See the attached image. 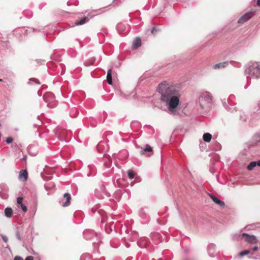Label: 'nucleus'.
<instances>
[{
  "mask_svg": "<svg viewBox=\"0 0 260 260\" xmlns=\"http://www.w3.org/2000/svg\"><path fill=\"white\" fill-rule=\"evenodd\" d=\"M234 96L233 95H231L228 100V103L230 104V102H232V98H234Z\"/></svg>",
  "mask_w": 260,
  "mask_h": 260,
  "instance_id": "f704fd0d",
  "label": "nucleus"
},
{
  "mask_svg": "<svg viewBox=\"0 0 260 260\" xmlns=\"http://www.w3.org/2000/svg\"><path fill=\"white\" fill-rule=\"evenodd\" d=\"M127 175H128V178L130 179H132L134 178V177L136 175V173L134 171L129 170L127 171Z\"/></svg>",
  "mask_w": 260,
  "mask_h": 260,
  "instance_id": "4be33fe9",
  "label": "nucleus"
},
{
  "mask_svg": "<svg viewBox=\"0 0 260 260\" xmlns=\"http://www.w3.org/2000/svg\"><path fill=\"white\" fill-rule=\"evenodd\" d=\"M141 45V40L140 38H136L133 43V47L134 48H138Z\"/></svg>",
  "mask_w": 260,
  "mask_h": 260,
  "instance_id": "4468645a",
  "label": "nucleus"
},
{
  "mask_svg": "<svg viewBox=\"0 0 260 260\" xmlns=\"http://www.w3.org/2000/svg\"><path fill=\"white\" fill-rule=\"evenodd\" d=\"M129 26L126 27L122 23H119L117 25V30L119 34H126L129 31Z\"/></svg>",
  "mask_w": 260,
  "mask_h": 260,
  "instance_id": "0eeeda50",
  "label": "nucleus"
},
{
  "mask_svg": "<svg viewBox=\"0 0 260 260\" xmlns=\"http://www.w3.org/2000/svg\"><path fill=\"white\" fill-rule=\"evenodd\" d=\"M233 238H234V239H237V238H237V235H234V237H233Z\"/></svg>",
  "mask_w": 260,
  "mask_h": 260,
  "instance_id": "37998d69",
  "label": "nucleus"
},
{
  "mask_svg": "<svg viewBox=\"0 0 260 260\" xmlns=\"http://www.w3.org/2000/svg\"><path fill=\"white\" fill-rule=\"evenodd\" d=\"M203 139L204 141L209 142L212 139V135L209 133H205L203 135Z\"/></svg>",
  "mask_w": 260,
  "mask_h": 260,
  "instance_id": "a211bd4d",
  "label": "nucleus"
},
{
  "mask_svg": "<svg viewBox=\"0 0 260 260\" xmlns=\"http://www.w3.org/2000/svg\"><path fill=\"white\" fill-rule=\"evenodd\" d=\"M258 142H260V139L257 140Z\"/></svg>",
  "mask_w": 260,
  "mask_h": 260,
  "instance_id": "09e8293b",
  "label": "nucleus"
},
{
  "mask_svg": "<svg viewBox=\"0 0 260 260\" xmlns=\"http://www.w3.org/2000/svg\"><path fill=\"white\" fill-rule=\"evenodd\" d=\"M107 82L109 85L112 84V70L111 69H109L107 72Z\"/></svg>",
  "mask_w": 260,
  "mask_h": 260,
  "instance_id": "dca6fc26",
  "label": "nucleus"
},
{
  "mask_svg": "<svg viewBox=\"0 0 260 260\" xmlns=\"http://www.w3.org/2000/svg\"><path fill=\"white\" fill-rule=\"evenodd\" d=\"M250 252V251L249 250H244V251H241V252H240L239 255L241 256H244L245 255L249 254Z\"/></svg>",
  "mask_w": 260,
  "mask_h": 260,
  "instance_id": "bb28decb",
  "label": "nucleus"
},
{
  "mask_svg": "<svg viewBox=\"0 0 260 260\" xmlns=\"http://www.w3.org/2000/svg\"><path fill=\"white\" fill-rule=\"evenodd\" d=\"M78 114V110L76 108H73L72 109L71 113H70V116L71 117L74 118L77 116V115Z\"/></svg>",
  "mask_w": 260,
  "mask_h": 260,
  "instance_id": "aec40b11",
  "label": "nucleus"
},
{
  "mask_svg": "<svg viewBox=\"0 0 260 260\" xmlns=\"http://www.w3.org/2000/svg\"><path fill=\"white\" fill-rule=\"evenodd\" d=\"M71 199V195L69 193H66L63 195V198L62 200L61 205L63 207H67L70 204Z\"/></svg>",
  "mask_w": 260,
  "mask_h": 260,
  "instance_id": "6e6552de",
  "label": "nucleus"
},
{
  "mask_svg": "<svg viewBox=\"0 0 260 260\" xmlns=\"http://www.w3.org/2000/svg\"><path fill=\"white\" fill-rule=\"evenodd\" d=\"M28 84H31V85H33V84H39L40 82H39V80L37 79L34 78V79H29L28 82Z\"/></svg>",
  "mask_w": 260,
  "mask_h": 260,
  "instance_id": "5701e85b",
  "label": "nucleus"
},
{
  "mask_svg": "<svg viewBox=\"0 0 260 260\" xmlns=\"http://www.w3.org/2000/svg\"><path fill=\"white\" fill-rule=\"evenodd\" d=\"M256 4L257 6H260V0H257Z\"/></svg>",
  "mask_w": 260,
  "mask_h": 260,
  "instance_id": "a19ab883",
  "label": "nucleus"
},
{
  "mask_svg": "<svg viewBox=\"0 0 260 260\" xmlns=\"http://www.w3.org/2000/svg\"><path fill=\"white\" fill-rule=\"evenodd\" d=\"M249 258H254L255 259H259L260 258V256L259 255H257L256 257H252L251 256H249Z\"/></svg>",
  "mask_w": 260,
  "mask_h": 260,
  "instance_id": "58836bf2",
  "label": "nucleus"
},
{
  "mask_svg": "<svg viewBox=\"0 0 260 260\" xmlns=\"http://www.w3.org/2000/svg\"><path fill=\"white\" fill-rule=\"evenodd\" d=\"M260 166V160H258L257 161H256V166Z\"/></svg>",
  "mask_w": 260,
  "mask_h": 260,
  "instance_id": "ea45409f",
  "label": "nucleus"
},
{
  "mask_svg": "<svg viewBox=\"0 0 260 260\" xmlns=\"http://www.w3.org/2000/svg\"><path fill=\"white\" fill-rule=\"evenodd\" d=\"M89 20V19L86 17H84L82 18L80 20H77L76 21L75 24L76 25H82L86 22H88Z\"/></svg>",
  "mask_w": 260,
  "mask_h": 260,
  "instance_id": "f3484780",
  "label": "nucleus"
},
{
  "mask_svg": "<svg viewBox=\"0 0 260 260\" xmlns=\"http://www.w3.org/2000/svg\"><path fill=\"white\" fill-rule=\"evenodd\" d=\"M43 99L49 108H54L57 105V102L55 100L54 95L52 93H46L43 95Z\"/></svg>",
  "mask_w": 260,
  "mask_h": 260,
  "instance_id": "20e7f679",
  "label": "nucleus"
},
{
  "mask_svg": "<svg viewBox=\"0 0 260 260\" xmlns=\"http://www.w3.org/2000/svg\"><path fill=\"white\" fill-rule=\"evenodd\" d=\"M126 246H127V247H129V245H128V244H127Z\"/></svg>",
  "mask_w": 260,
  "mask_h": 260,
  "instance_id": "de8ad7c7",
  "label": "nucleus"
},
{
  "mask_svg": "<svg viewBox=\"0 0 260 260\" xmlns=\"http://www.w3.org/2000/svg\"><path fill=\"white\" fill-rule=\"evenodd\" d=\"M210 172H212V173H214L213 170H210Z\"/></svg>",
  "mask_w": 260,
  "mask_h": 260,
  "instance_id": "c03bdc74",
  "label": "nucleus"
},
{
  "mask_svg": "<svg viewBox=\"0 0 260 260\" xmlns=\"http://www.w3.org/2000/svg\"><path fill=\"white\" fill-rule=\"evenodd\" d=\"M27 177V172L25 170H21L19 172V178L20 179L25 180Z\"/></svg>",
  "mask_w": 260,
  "mask_h": 260,
  "instance_id": "2eb2a0df",
  "label": "nucleus"
},
{
  "mask_svg": "<svg viewBox=\"0 0 260 260\" xmlns=\"http://www.w3.org/2000/svg\"><path fill=\"white\" fill-rule=\"evenodd\" d=\"M229 63L232 64L234 67L236 68H240L241 67V64L239 62L232 60L230 61Z\"/></svg>",
  "mask_w": 260,
  "mask_h": 260,
  "instance_id": "393cba45",
  "label": "nucleus"
},
{
  "mask_svg": "<svg viewBox=\"0 0 260 260\" xmlns=\"http://www.w3.org/2000/svg\"><path fill=\"white\" fill-rule=\"evenodd\" d=\"M152 148L150 147V146L149 145H146L145 148H141L140 154L141 155H144L146 152H152Z\"/></svg>",
  "mask_w": 260,
  "mask_h": 260,
  "instance_id": "ddd939ff",
  "label": "nucleus"
},
{
  "mask_svg": "<svg viewBox=\"0 0 260 260\" xmlns=\"http://www.w3.org/2000/svg\"><path fill=\"white\" fill-rule=\"evenodd\" d=\"M209 195H210V197L211 198V199L213 200V201L216 204H217V205H218L219 206H220L221 207L224 206V203L223 201H222L220 200H219V199L217 198L215 196H214L212 194H209Z\"/></svg>",
  "mask_w": 260,
  "mask_h": 260,
  "instance_id": "f8f14e48",
  "label": "nucleus"
},
{
  "mask_svg": "<svg viewBox=\"0 0 260 260\" xmlns=\"http://www.w3.org/2000/svg\"><path fill=\"white\" fill-rule=\"evenodd\" d=\"M94 61H95V59L93 58H92L90 59L89 61H85L84 62V64L85 66L88 67V66H89L92 64L93 63V62H94Z\"/></svg>",
  "mask_w": 260,
  "mask_h": 260,
  "instance_id": "b1692460",
  "label": "nucleus"
},
{
  "mask_svg": "<svg viewBox=\"0 0 260 260\" xmlns=\"http://www.w3.org/2000/svg\"><path fill=\"white\" fill-rule=\"evenodd\" d=\"M1 237H2V239H3V240L5 242L7 243L8 242V238H7V237L6 236L4 235H1Z\"/></svg>",
  "mask_w": 260,
  "mask_h": 260,
  "instance_id": "2f4dec72",
  "label": "nucleus"
},
{
  "mask_svg": "<svg viewBox=\"0 0 260 260\" xmlns=\"http://www.w3.org/2000/svg\"><path fill=\"white\" fill-rule=\"evenodd\" d=\"M210 172H212V173H214L213 170H210Z\"/></svg>",
  "mask_w": 260,
  "mask_h": 260,
  "instance_id": "a18cd8bd",
  "label": "nucleus"
},
{
  "mask_svg": "<svg viewBox=\"0 0 260 260\" xmlns=\"http://www.w3.org/2000/svg\"><path fill=\"white\" fill-rule=\"evenodd\" d=\"M83 236L87 240H90L96 236V234L92 231L86 230L83 232Z\"/></svg>",
  "mask_w": 260,
  "mask_h": 260,
  "instance_id": "1a4fd4ad",
  "label": "nucleus"
},
{
  "mask_svg": "<svg viewBox=\"0 0 260 260\" xmlns=\"http://www.w3.org/2000/svg\"><path fill=\"white\" fill-rule=\"evenodd\" d=\"M245 74L247 77L260 78V62H250L246 66Z\"/></svg>",
  "mask_w": 260,
  "mask_h": 260,
  "instance_id": "f03ea898",
  "label": "nucleus"
},
{
  "mask_svg": "<svg viewBox=\"0 0 260 260\" xmlns=\"http://www.w3.org/2000/svg\"><path fill=\"white\" fill-rule=\"evenodd\" d=\"M14 260H23V258L20 256H17L14 258Z\"/></svg>",
  "mask_w": 260,
  "mask_h": 260,
  "instance_id": "e433bc0d",
  "label": "nucleus"
},
{
  "mask_svg": "<svg viewBox=\"0 0 260 260\" xmlns=\"http://www.w3.org/2000/svg\"><path fill=\"white\" fill-rule=\"evenodd\" d=\"M149 242V240L147 238H143L139 240L137 242L138 246L141 248H144L146 247L147 245Z\"/></svg>",
  "mask_w": 260,
  "mask_h": 260,
  "instance_id": "9d476101",
  "label": "nucleus"
},
{
  "mask_svg": "<svg viewBox=\"0 0 260 260\" xmlns=\"http://www.w3.org/2000/svg\"><path fill=\"white\" fill-rule=\"evenodd\" d=\"M16 236L17 238L19 240H21V237H20V234H19L18 232H17L16 234Z\"/></svg>",
  "mask_w": 260,
  "mask_h": 260,
  "instance_id": "c9c22d12",
  "label": "nucleus"
},
{
  "mask_svg": "<svg viewBox=\"0 0 260 260\" xmlns=\"http://www.w3.org/2000/svg\"><path fill=\"white\" fill-rule=\"evenodd\" d=\"M256 166V161H251L247 166L248 170H252Z\"/></svg>",
  "mask_w": 260,
  "mask_h": 260,
  "instance_id": "a878e982",
  "label": "nucleus"
},
{
  "mask_svg": "<svg viewBox=\"0 0 260 260\" xmlns=\"http://www.w3.org/2000/svg\"><path fill=\"white\" fill-rule=\"evenodd\" d=\"M258 249V247L256 246H254L252 248V250L253 251H257V250Z\"/></svg>",
  "mask_w": 260,
  "mask_h": 260,
  "instance_id": "4c0bfd02",
  "label": "nucleus"
},
{
  "mask_svg": "<svg viewBox=\"0 0 260 260\" xmlns=\"http://www.w3.org/2000/svg\"><path fill=\"white\" fill-rule=\"evenodd\" d=\"M157 31H158L157 28L155 27H153V28L151 30V33L153 34H155V33L156 32H157Z\"/></svg>",
  "mask_w": 260,
  "mask_h": 260,
  "instance_id": "72a5a7b5",
  "label": "nucleus"
},
{
  "mask_svg": "<svg viewBox=\"0 0 260 260\" xmlns=\"http://www.w3.org/2000/svg\"><path fill=\"white\" fill-rule=\"evenodd\" d=\"M229 64V61H224L218 63H216L213 66L214 69H219L220 68H224Z\"/></svg>",
  "mask_w": 260,
  "mask_h": 260,
  "instance_id": "9b49d317",
  "label": "nucleus"
},
{
  "mask_svg": "<svg viewBox=\"0 0 260 260\" xmlns=\"http://www.w3.org/2000/svg\"><path fill=\"white\" fill-rule=\"evenodd\" d=\"M215 248V245L214 244H210L208 245V248L209 254L211 256H214L213 253H212L211 251L212 250H214Z\"/></svg>",
  "mask_w": 260,
  "mask_h": 260,
  "instance_id": "412c9836",
  "label": "nucleus"
},
{
  "mask_svg": "<svg viewBox=\"0 0 260 260\" xmlns=\"http://www.w3.org/2000/svg\"><path fill=\"white\" fill-rule=\"evenodd\" d=\"M255 12V11H249L247 12L239 19L238 22L239 23H241L246 22L252 17Z\"/></svg>",
  "mask_w": 260,
  "mask_h": 260,
  "instance_id": "39448f33",
  "label": "nucleus"
},
{
  "mask_svg": "<svg viewBox=\"0 0 260 260\" xmlns=\"http://www.w3.org/2000/svg\"><path fill=\"white\" fill-rule=\"evenodd\" d=\"M157 90L161 95L160 101L165 104L169 112L176 115L177 109L180 104L181 94L179 89L175 85L164 81L159 84Z\"/></svg>",
  "mask_w": 260,
  "mask_h": 260,
  "instance_id": "f257e3e1",
  "label": "nucleus"
},
{
  "mask_svg": "<svg viewBox=\"0 0 260 260\" xmlns=\"http://www.w3.org/2000/svg\"><path fill=\"white\" fill-rule=\"evenodd\" d=\"M13 140L14 139L12 137H9L7 138V139L6 140V142L7 144H9L13 141Z\"/></svg>",
  "mask_w": 260,
  "mask_h": 260,
  "instance_id": "cd10ccee",
  "label": "nucleus"
},
{
  "mask_svg": "<svg viewBox=\"0 0 260 260\" xmlns=\"http://www.w3.org/2000/svg\"><path fill=\"white\" fill-rule=\"evenodd\" d=\"M223 104L224 106L225 107V108H226L229 111H230L231 112H233L235 110V108H230L226 107V106H227L225 102L223 103Z\"/></svg>",
  "mask_w": 260,
  "mask_h": 260,
  "instance_id": "c85d7f7f",
  "label": "nucleus"
},
{
  "mask_svg": "<svg viewBox=\"0 0 260 260\" xmlns=\"http://www.w3.org/2000/svg\"><path fill=\"white\" fill-rule=\"evenodd\" d=\"M102 144H99L98 145V149H100L101 146Z\"/></svg>",
  "mask_w": 260,
  "mask_h": 260,
  "instance_id": "79ce46f5",
  "label": "nucleus"
},
{
  "mask_svg": "<svg viewBox=\"0 0 260 260\" xmlns=\"http://www.w3.org/2000/svg\"><path fill=\"white\" fill-rule=\"evenodd\" d=\"M241 236L245 237V241L249 243L255 244L257 242V240L254 235H250L246 233H243Z\"/></svg>",
  "mask_w": 260,
  "mask_h": 260,
  "instance_id": "423d86ee",
  "label": "nucleus"
},
{
  "mask_svg": "<svg viewBox=\"0 0 260 260\" xmlns=\"http://www.w3.org/2000/svg\"><path fill=\"white\" fill-rule=\"evenodd\" d=\"M13 212L11 208H6L5 210V214L8 217H11L13 215Z\"/></svg>",
  "mask_w": 260,
  "mask_h": 260,
  "instance_id": "6ab92c4d",
  "label": "nucleus"
},
{
  "mask_svg": "<svg viewBox=\"0 0 260 260\" xmlns=\"http://www.w3.org/2000/svg\"><path fill=\"white\" fill-rule=\"evenodd\" d=\"M19 206L21 208L22 211L24 212H26L27 210V208L26 206L24 205L23 203L19 205Z\"/></svg>",
  "mask_w": 260,
  "mask_h": 260,
  "instance_id": "c756f323",
  "label": "nucleus"
},
{
  "mask_svg": "<svg viewBox=\"0 0 260 260\" xmlns=\"http://www.w3.org/2000/svg\"><path fill=\"white\" fill-rule=\"evenodd\" d=\"M210 172H212V173H214L213 170H210Z\"/></svg>",
  "mask_w": 260,
  "mask_h": 260,
  "instance_id": "49530a36",
  "label": "nucleus"
},
{
  "mask_svg": "<svg viewBox=\"0 0 260 260\" xmlns=\"http://www.w3.org/2000/svg\"><path fill=\"white\" fill-rule=\"evenodd\" d=\"M22 200H23V198H21V197L17 198V204H18L19 206L22 204Z\"/></svg>",
  "mask_w": 260,
  "mask_h": 260,
  "instance_id": "7c9ffc66",
  "label": "nucleus"
},
{
  "mask_svg": "<svg viewBox=\"0 0 260 260\" xmlns=\"http://www.w3.org/2000/svg\"><path fill=\"white\" fill-rule=\"evenodd\" d=\"M100 189L101 192H105L106 188L104 185H101L100 186Z\"/></svg>",
  "mask_w": 260,
  "mask_h": 260,
  "instance_id": "473e14b6",
  "label": "nucleus"
},
{
  "mask_svg": "<svg viewBox=\"0 0 260 260\" xmlns=\"http://www.w3.org/2000/svg\"><path fill=\"white\" fill-rule=\"evenodd\" d=\"M213 97L211 94L208 91L203 92L200 95L198 100L199 103L202 109H204L206 104L210 103Z\"/></svg>",
  "mask_w": 260,
  "mask_h": 260,
  "instance_id": "7ed1b4c3",
  "label": "nucleus"
}]
</instances>
